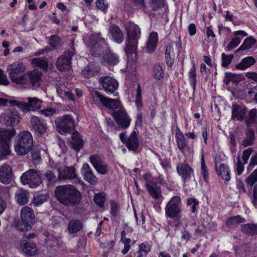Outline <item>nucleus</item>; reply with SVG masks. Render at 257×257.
<instances>
[{"label": "nucleus", "mask_w": 257, "mask_h": 257, "mask_svg": "<svg viewBox=\"0 0 257 257\" xmlns=\"http://www.w3.org/2000/svg\"><path fill=\"white\" fill-rule=\"evenodd\" d=\"M55 196L61 204L73 207L78 205L81 199L79 191L71 185H63L57 186L55 191Z\"/></svg>", "instance_id": "nucleus-1"}, {"label": "nucleus", "mask_w": 257, "mask_h": 257, "mask_svg": "<svg viewBox=\"0 0 257 257\" xmlns=\"http://www.w3.org/2000/svg\"><path fill=\"white\" fill-rule=\"evenodd\" d=\"M125 29L127 32V37L125 39V52L127 54L134 53L137 50L138 40L140 38V27L133 22H128L125 24Z\"/></svg>", "instance_id": "nucleus-2"}, {"label": "nucleus", "mask_w": 257, "mask_h": 257, "mask_svg": "<svg viewBox=\"0 0 257 257\" xmlns=\"http://www.w3.org/2000/svg\"><path fill=\"white\" fill-rule=\"evenodd\" d=\"M33 146V138L31 133L28 131L21 132L17 137L14 148L18 155L27 154Z\"/></svg>", "instance_id": "nucleus-3"}, {"label": "nucleus", "mask_w": 257, "mask_h": 257, "mask_svg": "<svg viewBox=\"0 0 257 257\" xmlns=\"http://www.w3.org/2000/svg\"><path fill=\"white\" fill-rule=\"evenodd\" d=\"M26 71V66L21 61H17L8 66L7 71L11 80L18 85L28 86L25 74H21Z\"/></svg>", "instance_id": "nucleus-4"}, {"label": "nucleus", "mask_w": 257, "mask_h": 257, "mask_svg": "<svg viewBox=\"0 0 257 257\" xmlns=\"http://www.w3.org/2000/svg\"><path fill=\"white\" fill-rule=\"evenodd\" d=\"M90 53L94 57H103L109 47L100 33L93 34L89 39Z\"/></svg>", "instance_id": "nucleus-5"}, {"label": "nucleus", "mask_w": 257, "mask_h": 257, "mask_svg": "<svg viewBox=\"0 0 257 257\" xmlns=\"http://www.w3.org/2000/svg\"><path fill=\"white\" fill-rule=\"evenodd\" d=\"M181 199L178 196L171 198L165 207L166 216L173 219L179 220L182 212Z\"/></svg>", "instance_id": "nucleus-6"}, {"label": "nucleus", "mask_w": 257, "mask_h": 257, "mask_svg": "<svg viewBox=\"0 0 257 257\" xmlns=\"http://www.w3.org/2000/svg\"><path fill=\"white\" fill-rule=\"evenodd\" d=\"M21 218L22 222L17 224V227L19 230L26 231L35 222V215L33 210L27 206L23 207L21 211Z\"/></svg>", "instance_id": "nucleus-7"}, {"label": "nucleus", "mask_w": 257, "mask_h": 257, "mask_svg": "<svg viewBox=\"0 0 257 257\" xmlns=\"http://www.w3.org/2000/svg\"><path fill=\"white\" fill-rule=\"evenodd\" d=\"M55 123L60 132L72 133L75 130V125L73 117L69 114L58 117Z\"/></svg>", "instance_id": "nucleus-8"}, {"label": "nucleus", "mask_w": 257, "mask_h": 257, "mask_svg": "<svg viewBox=\"0 0 257 257\" xmlns=\"http://www.w3.org/2000/svg\"><path fill=\"white\" fill-rule=\"evenodd\" d=\"M15 131L6 130L0 128V156L4 157L10 153V142L15 135Z\"/></svg>", "instance_id": "nucleus-9"}, {"label": "nucleus", "mask_w": 257, "mask_h": 257, "mask_svg": "<svg viewBox=\"0 0 257 257\" xmlns=\"http://www.w3.org/2000/svg\"><path fill=\"white\" fill-rule=\"evenodd\" d=\"M21 181L23 184H28L30 187L35 188L42 183V178L38 171L30 169L23 174Z\"/></svg>", "instance_id": "nucleus-10"}, {"label": "nucleus", "mask_w": 257, "mask_h": 257, "mask_svg": "<svg viewBox=\"0 0 257 257\" xmlns=\"http://www.w3.org/2000/svg\"><path fill=\"white\" fill-rule=\"evenodd\" d=\"M118 87V83L114 78L108 76H103L99 79L98 89L104 90L107 94H113L116 95L115 92Z\"/></svg>", "instance_id": "nucleus-11"}, {"label": "nucleus", "mask_w": 257, "mask_h": 257, "mask_svg": "<svg viewBox=\"0 0 257 257\" xmlns=\"http://www.w3.org/2000/svg\"><path fill=\"white\" fill-rule=\"evenodd\" d=\"M91 95L92 97H96L103 106L113 110V112L122 107L119 100L117 99L109 98L101 94L98 91L92 92Z\"/></svg>", "instance_id": "nucleus-12"}, {"label": "nucleus", "mask_w": 257, "mask_h": 257, "mask_svg": "<svg viewBox=\"0 0 257 257\" xmlns=\"http://www.w3.org/2000/svg\"><path fill=\"white\" fill-rule=\"evenodd\" d=\"M26 81L28 86H25L24 84H20L23 88H31L33 89H38L41 85L42 81L41 72L37 69L25 73Z\"/></svg>", "instance_id": "nucleus-13"}, {"label": "nucleus", "mask_w": 257, "mask_h": 257, "mask_svg": "<svg viewBox=\"0 0 257 257\" xmlns=\"http://www.w3.org/2000/svg\"><path fill=\"white\" fill-rule=\"evenodd\" d=\"M113 116L117 124L121 128H126L129 126L131 119L123 106L113 112Z\"/></svg>", "instance_id": "nucleus-14"}, {"label": "nucleus", "mask_w": 257, "mask_h": 257, "mask_svg": "<svg viewBox=\"0 0 257 257\" xmlns=\"http://www.w3.org/2000/svg\"><path fill=\"white\" fill-rule=\"evenodd\" d=\"M73 53L71 51H65L57 59L56 65L61 71L69 70L71 68V58Z\"/></svg>", "instance_id": "nucleus-15"}, {"label": "nucleus", "mask_w": 257, "mask_h": 257, "mask_svg": "<svg viewBox=\"0 0 257 257\" xmlns=\"http://www.w3.org/2000/svg\"><path fill=\"white\" fill-rule=\"evenodd\" d=\"M176 170L177 173L181 176L182 181L184 182L190 180L193 176V169L185 161L178 164Z\"/></svg>", "instance_id": "nucleus-16"}, {"label": "nucleus", "mask_w": 257, "mask_h": 257, "mask_svg": "<svg viewBox=\"0 0 257 257\" xmlns=\"http://www.w3.org/2000/svg\"><path fill=\"white\" fill-rule=\"evenodd\" d=\"M20 119V116L17 111H9L3 113L0 116L1 121L7 126L17 125Z\"/></svg>", "instance_id": "nucleus-17"}, {"label": "nucleus", "mask_w": 257, "mask_h": 257, "mask_svg": "<svg viewBox=\"0 0 257 257\" xmlns=\"http://www.w3.org/2000/svg\"><path fill=\"white\" fill-rule=\"evenodd\" d=\"M89 161L96 171L101 174H106L107 172V165L104 162L101 157L97 155H93L89 157Z\"/></svg>", "instance_id": "nucleus-18"}, {"label": "nucleus", "mask_w": 257, "mask_h": 257, "mask_svg": "<svg viewBox=\"0 0 257 257\" xmlns=\"http://www.w3.org/2000/svg\"><path fill=\"white\" fill-rule=\"evenodd\" d=\"M30 125L32 129L38 135L42 136L47 130L46 124L44 121L39 117L32 116L30 119Z\"/></svg>", "instance_id": "nucleus-19"}, {"label": "nucleus", "mask_w": 257, "mask_h": 257, "mask_svg": "<svg viewBox=\"0 0 257 257\" xmlns=\"http://www.w3.org/2000/svg\"><path fill=\"white\" fill-rule=\"evenodd\" d=\"M58 178L59 180H71L77 177L74 167H64L58 169Z\"/></svg>", "instance_id": "nucleus-20"}, {"label": "nucleus", "mask_w": 257, "mask_h": 257, "mask_svg": "<svg viewBox=\"0 0 257 257\" xmlns=\"http://www.w3.org/2000/svg\"><path fill=\"white\" fill-rule=\"evenodd\" d=\"M108 32L110 39L116 43L121 44L123 41V34L118 26L115 25H111Z\"/></svg>", "instance_id": "nucleus-21"}, {"label": "nucleus", "mask_w": 257, "mask_h": 257, "mask_svg": "<svg viewBox=\"0 0 257 257\" xmlns=\"http://www.w3.org/2000/svg\"><path fill=\"white\" fill-rule=\"evenodd\" d=\"M82 174H83L84 179L91 185H94L97 184L98 179L93 174L92 169L88 164L85 163L83 164Z\"/></svg>", "instance_id": "nucleus-22"}, {"label": "nucleus", "mask_w": 257, "mask_h": 257, "mask_svg": "<svg viewBox=\"0 0 257 257\" xmlns=\"http://www.w3.org/2000/svg\"><path fill=\"white\" fill-rule=\"evenodd\" d=\"M12 169L10 165L5 164L0 168V181L6 184H9L12 178Z\"/></svg>", "instance_id": "nucleus-23"}, {"label": "nucleus", "mask_w": 257, "mask_h": 257, "mask_svg": "<svg viewBox=\"0 0 257 257\" xmlns=\"http://www.w3.org/2000/svg\"><path fill=\"white\" fill-rule=\"evenodd\" d=\"M244 79V77L242 74L226 72L223 81L226 85L229 84L230 82L237 84Z\"/></svg>", "instance_id": "nucleus-24"}, {"label": "nucleus", "mask_w": 257, "mask_h": 257, "mask_svg": "<svg viewBox=\"0 0 257 257\" xmlns=\"http://www.w3.org/2000/svg\"><path fill=\"white\" fill-rule=\"evenodd\" d=\"M145 186L149 194L153 198L159 199L162 197L161 188L156 183L152 182H147Z\"/></svg>", "instance_id": "nucleus-25"}, {"label": "nucleus", "mask_w": 257, "mask_h": 257, "mask_svg": "<svg viewBox=\"0 0 257 257\" xmlns=\"http://www.w3.org/2000/svg\"><path fill=\"white\" fill-rule=\"evenodd\" d=\"M175 137L178 149L184 153V150L188 147V141L178 127L177 128Z\"/></svg>", "instance_id": "nucleus-26"}, {"label": "nucleus", "mask_w": 257, "mask_h": 257, "mask_svg": "<svg viewBox=\"0 0 257 257\" xmlns=\"http://www.w3.org/2000/svg\"><path fill=\"white\" fill-rule=\"evenodd\" d=\"M99 71L97 64L94 63H89L82 71V74L86 78H90L97 75Z\"/></svg>", "instance_id": "nucleus-27"}, {"label": "nucleus", "mask_w": 257, "mask_h": 257, "mask_svg": "<svg viewBox=\"0 0 257 257\" xmlns=\"http://www.w3.org/2000/svg\"><path fill=\"white\" fill-rule=\"evenodd\" d=\"M158 44V34L157 32H152L148 38V41L146 44V51L151 53L153 52L157 47Z\"/></svg>", "instance_id": "nucleus-28"}, {"label": "nucleus", "mask_w": 257, "mask_h": 257, "mask_svg": "<svg viewBox=\"0 0 257 257\" xmlns=\"http://www.w3.org/2000/svg\"><path fill=\"white\" fill-rule=\"evenodd\" d=\"M72 133L70 142L71 148L76 152H79L83 147V141L78 132H73Z\"/></svg>", "instance_id": "nucleus-29"}, {"label": "nucleus", "mask_w": 257, "mask_h": 257, "mask_svg": "<svg viewBox=\"0 0 257 257\" xmlns=\"http://www.w3.org/2000/svg\"><path fill=\"white\" fill-rule=\"evenodd\" d=\"M246 112V108L241 107L237 104H233L232 107L231 119L237 118V120H242L244 119Z\"/></svg>", "instance_id": "nucleus-30"}, {"label": "nucleus", "mask_w": 257, "mask_h": 257, "mask_svg": "<svg viewBox=\"0 0 257 257\" xmlns=\"http://www.w3.org/2000/svg\"><path fill=\"white\" fill-rule=\"evenodd\" d=\"M255 63V60L252 56H247L243 58L240 63L235 66V68L240 70H244L251 67Z\"/></svg>", "instance_id": "nucleus-31"}, {"label": "nucleus", "mask_w": 257, "mask_h": 257, "mask_svg": "<svg viewBox=\"0 0 257 257\" xmlns=\"http://www.w3.org/2000/svg\"><path fill=\"white\" fill-rule=\"evenodd\" d=\"M126 143L127 149L130 151H136L139 148V141L135 131H133L128 138Z\"/></svg>", "instance_id": "nucleus-32"}, {"label": "nucleus", "mask_w": 257, "mask_h": 257, "mask_svg": "<svg viewBox=\"0 0 257 257\" xmlns=\"http://www.w3.org/2000/svg\"><path fill=\"white\" fill-rule=\"evenodd\" d=\"M215 169L217 174L221 176L225 181L227 182L230 179V172L227 165L221 164L218 167L216 163Z\"/></svg>", "instance_id": "nucleus-33"}, {"label": "nucleus", "mask_w": 257, "mask_h": 257, "mask_svg": "<svg viewBox=\"0 0 257 257\" xmlns=\"http://www.w3.org/2000/svg\"><path fill=\"white\" fill-rule=\"evenodd\" d=\"M29 194L28 191L22 189H18L15 193V198L18 203L25 205L28 202Z\"/></svg>", "instance_id": "nucleus-34"}, {"label": "nucleus", "mask_w": 257, "mask_h": 257, "mask_svg": "<svg viewBox=\"0 0 257 257\" xmlns=\"http://www.w3.org/2000/svg\"><path fill=\"white\" fill-rule=\"evenodd\" d=\"M108 52H106L103 55V61L110 65H115L118 63L119 58L116 54L112 53L109 49Z\"/></svg>", "instance_id": "nucleus-35"}, {"label": "nucleus", "mask_w": 257, "mask_h": 257, "mask_svg": "<svg viewBox=\"0 0 257 257\" xmlns=\"http://www.w3.org/2000/svg\"><path fill=\"white\" fill-rule=\"evenodd\" d=\"M245 89L248 90L247 95L257 103V83L248 82L245 85Z\"/></svg>", "instance_id": "nucleus-36"}, {"label": "nucleus", "mask_w": 257, "mask_h": 257, "mask_svg": "<svg viewBox=\"0 0 257 257\" xmlns=\"http://www.w3.org/2000/svg\"><path fill=\"white\" fill-rule=\"evenodd\" d=\"M234 35L236 36V37L232 39L231 41L227 46V48L228 50H230L236 47L240 43L241 39L237 36H241L244 37L247 35V34L243 31H237L234 32Z\"/></svg>", "instance_id": "nucleus-37"}, {"label": "nucleus", "mask_w": 257, "mask_h": 257, "mask_svg": "<svg viewBox=\"0 0 257 257\" xmlns=\"http://www.w3.org/2000/svg\"><path fill=\"white\" fill-rule=\"evenodd\" d=\"M23 244V251L28 255L32 256L37 252V247L35 243L32 241H24Z\"/></svg>", "instance_id": "nucleus-38"}, {"label": "nucleus", "mask_w": 257, "mask_h": 257, "mask_svg": "<svg viewBox=\"0 0 257 257\" xmlns=\"http://www.w3.org/2000/svg\"><path fill=\"white\" fill-rule=\"evenodd\" d=\"M241 230L247 235L253 236L257 235V224L254 223H246L241 225Z\"/></svg>", "instance_id": "nucleus-39"}, {"label": "nucleus", "mask_w": 257, "mask_h": 257, "mask_svg": "<svg viewBox=\"0 0 257 257\" xmlns=\"http://www.w3.org/2000/svg\"><path fill=\"white\" fill-rule=\"evenodd\" d=\"M83 227L82 222L78 219H73L68 224V230L69 233H75L80 231Z\"/></svg>", "instance_id": "nucleus-40"}, {"label": "nucleus", "mask_w": 257, "mask_h": 257, "mask_svg": "<svg viewBox=\"0 0 257 257\" xmlns=\"http://www.w3.org/2000/svg\"><path fill=\"white\" fill-rule=\"evenodd\" d=\"M254 133L251 128H247L246 131V137L241 142L240 145L243 147L251 146L254 140Z\"/></svg>", "instance_id": "nucleus-41"}, {"label": "nucleus", "mask_w": 257, "mask_h": 257, "mask_svg": "<svg viewBox=\"0 0 257 257\" xmlns=\"http://www.w3.org/2000/svg\"><path fill=\"white\" fill-rule=\"evenodd\" d=\"M31 111H36L42 107L43 101L36 97H28L27 98Z\"/></svg>", "instance_id": "nucleus-42"}, {"label": "nucleus", "mask_w": 257, "mask_h": 257, "mask_svg": "<svg viewBox=\"0 0 257 257\" xmlns=\"http://www.w3.org/2000/svg\"><path fill=\"white\" fill-rule=\"evenodd\" d=\"M125 235L126 232L124 230H122L121 232L120 241L124 244V248L121 251L123 254H126L131 248L130 242L131 240L129 238H126Z\"/></svg>", "instance_id": "nucleus-43"}, {"label": "nucleus", "mask_w": 257, "mask_h": 257, "mask_svg": "<svg viewBox=\"0 0 257 257\" xmlns=\"http://www.w3.org/2000/svg\"><path fill=\"white\" fill-rule=\"evenodd\" d=\"M32 63L35 66L46 70L48 66V60L44 57L33 58L32 60Z\"/></svg>", "instance_id": "nucleus-44"}, {"label": "nucleus", "mask_w": 257, "mask_h": 257, "mask_svg": "<svg viewBox=\"0 0 257 257\" xmlns=\"http://www.w3.org/2000/svg\"><path fill=\"white\" fill-rule=\"evenodd\" d=\"M244 221L245 219L244 218L241 217L239 215H237L228 218L226 224L228 227H233Z\"/></svg>", "instance_id": "nucleus-45"}, {"label": "nucleus", "mask_w": 257, "mask_h": 257, "mask_svg": "<svg viewBox=\"0 0 257 257\" xmlns=\"http://www.w3.org/2000/svg\"><path fill=\"white\" fill-rule=\"evenodd\" d=\"M255 40L251 37L247 38L242 44L237 49L236 52L248 49L255 44Z\"/></svg>", "instance_id": "nucleus-46"}, {"label": "nucleus", "mask_w": 257, "mask_h": 257, "mask_svg": "<svg viewBox=\"0 0 257 257\" xmlns=\"http://www.w3.org/2000/svg\"><path fill=\"white\" fill-rule=\"evenodd\" d=\"M10 103L12 105L18 106L24 112L31 111L28 102L26 103L22 101L12 100L10 101Z\"/></svg>", "instance_id": "nucleus-47"}, {"label": "nucleus", "mask_w": 257, "mask_h": 257, "mask_svg": "<svg viewBox=\"0 0 257 257\" xmlns=\"http://www.w3.org/2000/svg\"><path fill=\"white\" fill-rule=\"evenodd\" d=\"M44 179L47 180V183L49 185L53 184L57 181V177L54 174L51 170H46L44 174Z\"/></svg>", "instance_id": "nucleus-48"}, {"label": "nucleus", "mask_w": 257, "mask_h": 257, "mask_svg": "<svg viewBox=\"0 0 257 257\" xmlns=\"http://www.w3.org/2000/svg\"><path fill=\"white\" fill-rule=\"evenodd\" d=\"M48 196L43 194H36L34 195L33 203L37 206H39L47 201Z\"/></svg>", "instance_id": "nucleus-49"}, {"label": "nucleus", "mask_w": 257, "mask_h": 257, "mask_svg": "<svg viewBox=\"0 0 257 257\" xmlns=\"http://www.w3.org/2000/svg\"><path fill=\"white\" fill-rule=\"evenodd\" d=\"M189 77L190 78V82L191 86L194 90L196 88V68L195 64H193L191 68H190L189 72Z\"/></svg>", "instance_id": "nucleus-50"}, {"label": "nucleus", "mask_w": 257, "mask_h": 257, "mask_svg": "<svg viewBox=\"0 0 257 257\" xmlns=\"http://www.w3.org/2000/svg\"><path fill=\"white\" fill-rule=\"evenodd\" d=\"M105 195L104 193L96 194L94 197V202L100 207H103L105 201Z\"/></svg>", "instance_id": "nucleus-51"}, {"label": "nucleus", "mask_w": 257, "mask_h": 257, "mask_svg": "<svg viewBox=\"0 0 257 257\" xmlns=\"http://www.w3.org/2000/svg\"><path fill=\"white\" fill-rule=\"evenodd\" d=\"M201 173L204 180L206 181L208 178V173L207 167L205 165L204 157L203 155L201 156Z\"/></svg>", "instance_id": "nucleus-52"}, {"label": "nucleus", "mask_w": 257, "mask_h": 257, "mask_svg": "<svg viewBox=\"0 0 257 257\" xmlns=\"http://www.w3.org/2000/svg\"><path fill=\"white\" fill-rule=\"evenodd\" d=\"M154 77L156 79L160 80L164 76V71L162 67L159 64H156L154 67Z\"/></svg>", "instance_id": "nucleus-53"}, {"label": "nucleus", "mask_w": 257, "mask_h": 257, "mask_svg": "<svg viewBox=\"0 0 257 257\" xmlns=\"http://www.w3.org/2000/svg\"><path fill=\"white\" fill-rule=\"evenodd\" d=\"M233 58V55H226L224 53H222L221 55L222 66L223 67L228 66L231 63Z\"/></svg>", "instance_id": "nucleus-54"}, {"label": "nucleus", "mask_w": 257, "mask_h": 257, "mask_svg": "<svg viewBox=\"0 0 257 257\" xmlns=\"http://www.w3.org/2000/svg\"><path fill=\"white\" fill-rule=\"evenodd\" d=\"M150 5L153 10L156 11L164 6V0H150Z\"/></svg>", "instance_id": "nucleus-55"}, {"label": "nucleus", "mask_w": 257, "mask_h": 257, "mask_svg": "<svg viewBox=\"0 0 257 257\" xmlns=\"http://www.w3.org/2000/svg\"><path fill=\"white\" fill-rule=\"evenodd\" d=\"M135 103L138 108H141L142 106V91L141 87L140 84L138 85L137 90V94L136 96Z\"/></svg>", "instance_id": "nucleus-56"}, {"label": "nucleus", "mask_w": 257, "mask_h": 257, "mask_svg": "<svg viewBox=\"0 0 257 257\" xmlns=\"http://www.w3.org/2000/svg\"><path fill=\"white\" fill-rule=\"evenodd\" d=\"M257 181V169H255L246 179L245 182L252 186Z\"/></svg>", "instance_id": "nucleus-57"}, {"label": "nucleus", "mask_w": 257, "mask_h": 257, "mask_svg": "<svg viewBox=\"0 0 257 257\" xmlns=\"http://www.w3.org/2000/svg\"><path fill=\"white\" fill-rule=\"evenodd\" d=\"M60 39L56 35H53L50 37L49 44L53 48H57L60 44Z\"/></svg>", "instance_id": "nucleus-58"}, {"label": "nucleus", "mask_w": 257, "mask_h": 257, "mask_svg": "<svg viewBox=\"0 0 257 257\" xmlns=\"http://www.w3.org/2000/svg\"><path fill=\"white\" fill-rule=\"evenodd\" d=\"M56 112V109L53 107H49L40 111L41 114L46 117H51L55 114Z\"/></svg>", "instance_id": "nucleus-59"}, {"label": "nucleus", "mask_w": 257, "mask_h": 257, "mask_svg": "<svg viewBox=\"0 0 257 257\" xmlns=\"http://www.w3.org/2000/svg\"><path fill=\"white\" fill-rule=\"evenodd\" d=\"M243 164V163H242L241 161L240 156L239 155L237 158V163L236 164V170L238 175H241L244 170Z\"/></svg>", "instance_id": "nucleus-60"}, {"label": "nucleus", "mask_w": 257, "mask_h": 257, "mask_svg": "<svg viewBox=\"0 0 257 257\" xmlns=\"http://www.w3.org/2000/svg\"><path fill=\"white\" fill-rule=\"evenodd\" d=\"M252 152V149L251 148H248L243 152L241 159L243 162V164H246L247 163V161Z\"/></svg>", "instance_id": "nucleus-61"}, {"label": "nucleus", "mask_w": 257, "mask_h": 257, "mask_svg": "<svg viewBox=\"0 0 257 257\" xmlns=\"http://www.w3.org/2000/svg\"><path fill=\"white\" fill-rule=\"evenodd\" d=\"M61 98L63 99H68L69 100H74V96L73 94L67 88L66 91L63 93H61Z\"/></svg>", "instance_id": "nucleus-62"}, {"label": "nucleus", "mask_w": 257, "mask_h": 257, "mask_svg": "<svg viewBox=\"0 0 257 257\" xmlns=\"http://www.w3.org/2000/svg\"><path fill=\"white\" fill-rule=\"evenodd\" d=\"M110 213L113 216H116L117 214V204L113 200H110Z\"/></svg>", "instance_id": "nucleus-63"}, {"label": "nucleus", "mask_w": 257, "mask_h": 257, "mask_svg": "<svg viewBox=\"0 0 257 257\" xmlns=\"http://www.w3.org/2000/svg\"><path fill=\"white\" fill-rule=\"evenodd\" d=\"M139 249L146 255L151 251V246L148 242H144L140 244Z\"/></svg>", "instance_id": "nucleus-64"}]
</instances>
